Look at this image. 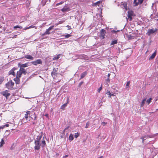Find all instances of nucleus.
<instances>
[{
  "mask_svg": "<svg viewBox=\"0 0 158 158\" xmlns=\"http://www.w3.org/2000/svg\"><path fill=\"white\" fill-rule=\"evenodd\" d=\"M27 73L26 69L23 68H20L19 70L17 73L16 77H18V78H20L23 74L25 75Z\"/></svg>",
  "mask_w": 158,
  "mask_h": 158,
  "instance_id": "f257e3e1",
  "label": "nucleus"
},
{
  "mask_svg": "<svg viewBox=\"0 0 158 158\" xmlns=\"http://www.w3.org/2000/svg\"><path fill=\"white\" fill-rule=\"evenodd\" d=\"M14 85V83L12 80H10L6 84V87L8 89L11 90L15 89L13 88Z\"/></svg>",
  "mask_w": 158,
  "mask_h": 158,
  "instance_id": "f03ea898",
  "label": "nucleus"
},
{
  "mask_svg": "<svg viewBox=\"0 0 158 158\" xmlns=\"http://www.w3.org/2000/svg\"><path fill=\"white\" fill-rule=\"evenodd\" d=\"M37 139L38 140L35 141V146L34 147V148L35 150H39L40 149V148L41 144L40 139Z\"/></svg>",
  "mask_w": 158,
  "mask_h": 158,
  "instance_id": "7ed1b4c3",
  "label": "nucleus"
},
{
  "mask_svg": "<svg viewBox=\"0 0 158 158\" xmlns=\"http://www.w3.org/2000/svg\"><path fill=\"white\" fill-rule=\"evenodd\" d=\"M133 16V12L132 11L128 12L127 18H126L127 20L128 19L130 21L132 20V16Z\"/></svg>",
  "mask_w": 158,
  "mask_h": 158,
  "instance_id": "20e7f679",
  "label": "nucleus"
},
{
  "mask_svg": "<svg viewBox=\"0 0 158 158\" xmlns=\"http://www.w3.org/2000/svg\"><path fill=\"white\" fill-rule=\"evenodd\" d=\"M157 30V29L156 28L155 29L153 28L152 29H149L148 30L146 34L148 36H150L151 34L156 32Z\"/></svg>",
  "mask_w": 158,
  "mask_h": 158,
  "instance_id": "39448f33",
  "label": "nucleus"
},
{
  "mask_svg": "<svg viewBox=\"0 0 158 158\" xmlns=\"http://www.w3.org/2000/svg\"><path fill=\"white\" fill-rule=\"evenodd\" d=\"M106 33V31L104 29H102L100 31L99 35V37L101 39H103L105 38V36Z\"/></svg>",
  "mask_w": 158,
  "mask_h": 158,
  "instance_id": "423d86ee",
  "label": "nucleus"
},
{
  "mask_svg": "<svg viewBox=\"0 0 158 158\" xmlns=\"http://www.w3.org/2000/svg\"><path fill=\"white\" fill-rule=\"evenodd\" d=\"M1 94L4 96L6 99H7L8 97L10 95V94L9 93V91L8 90H6L2 91L1 93Z\"/></svg>",
  "mask_w": 158,
  "mask_h": 158,
  "instance_id": "0eeeda50",
  "label": "nucleus"
},
{
  "mask_svg": "<svg viewBox=\"0 0 158 158\" xmlns=\"http://www.w3.org/2000/svg\"><path fill=\"white\" fill-rule=\"evenodd\" d=\"M31 63L34 65H37L38 64H42V61L41 59H38L36 60L31 61Z\"/></svg>",
  "mask_w": 158,
  "mask_h": 158,
  "instance_id": "6e6552de",
  "label": "nucleus"
},
{
  "mask_svg": "<svg viewBox=\"0 0 158 158\" xmlns=\"http://www.w3.org/2000/svg\"><path fill=\"white\" fill-rule=\"evenodd\" d=\"M144 0H134L133 3L135 5V6H136L138 5L139 4H142Z\"/></svg>",
  "mask_w": 158,
  "mask_h": 158,
  "instance_id": "1a4fd4ad",
  "label": "nucleus"
},
{
  "mask_svg": "<svg viewBox=\"0 0 158 158\" xmlns=\"http://www.w3.org/2000/svg\"><path fill=\"white\" fill-rule=\"evenodd\" d=\"M17 69V68L14 67L10 70L9 73V75H12L14 77L15 76V73L14 71Z\"/></svg>",
  "mask_w": 158,
  "mask_h": 158,
  "instance_id": "9d476101",
  "label": "nucleus"
},
{
  "mask_svg": "<svg viewBox=\"0 0 158 158\" xmlns=\"http://www.w3.org/2000/svg\"><path fill=\"white\" fill-rule=\"evenodd\" d=\"M61 10L63 12H65L69 11L70 10V9L69 7L67 5L64 6V7Z\"/></svg>",
  "mask_w": 158,
  "mask_h": 158,
  "instance_id": "9b49d317",
  "label": "nucleus"
},
{
  "mask_svg": "<svg viewBox=\"0 0 158 158\" xmlns=\"http://www.w3.org/2000/svg\"><path fill=\"white\" fill-rule=\"evenodd\" d=\"M28 63H26L23 64H21L20 63H19L18 65L19 67H20V68H23L29 66Z\"/></svg>",
  "mask_w": 158,
  "mask_h": 158,
  "instance_id": "f8f14e48",
  "label": "nucleus"
},
{
  "mask_svg": "<svg viewBox=\"0 0 158 158\" xmlns=\"http://www.w3.org/2000/svg\"><path fill=\"white\" fill-rule=\"evenodd\" d=\"M20 78H18V77H16V78L14 79V80L15 81L16 84H19L20 82Z\"/></svg>",
  "mask_w": 158,
  "mask_h": 158,
  "instance_id": "ddd939ff",
  "label": "nucleus"
},
{
  "mask_svg": "<svg viewBox=\"0 0 158 158\" xmlns=\"http://www.w3.org/2000/svg\"><path fill=\"white\" fill-rule=\"evenodd\" d=\"M156 54V50L155 51V52L149 58V60H151L154 59L155 57Z\"/></svg>",
  "mask_w": 158,
  "mask_h": 158,
  "instance_id": "4468645a",
  "label": "nucleus"
},
{
  "mask_svg": "<svg viewBox=\"0 0 158 158\" xmlns=\"http://www.w3.org/2000/svg\"><path fill=\"white\" fill-rule=\"evenodd\" d=\"M121 5H122L124 8L126 10H127V3L126 2H122Z\"/></svg>",
  "mask_w": 158,
  "mask_h": 158,
  "instance_id": "2eb2a0df",
  "label": "nucleus"
},
{
  "mask_svg": "<svg viewBox=\"0 0 158 158\" xmlns=\"http://www.w3.org/2000/svg\"><path fill=\"white\" fill-rule=\"evenodd\" d=\"M24 57L25 58L30 59L31 60H33V57L31 55H26L24 56Z\"/></svg>",
  "mask_w": 158,
  "mask_h": 158,
  "instance_id": "dca6fc26",
  "label": "nucleus"
},
{
  "mask_svg": "<svg viewBox=\"0 0 158 158\" xmlns=\"http://www.w3.org/2000/svg\"><path fill=\"white\" fill-rule=\"evenodd\" d=\"M26 114L25 115V118L27 120H28V115H30L31 113L30 111H27L26 112Z\"/></svg>",
  "mask_w": 158,
  "mask_h": 158,
  "instance_id": "f3484780",
  "label": "nucleus"
},
{
  "mask_svg": "<svg viewBox=\"0 0 158 158\" xmlns=\"http://www.w3.org/2000/svg\"><path fill=\"white\" fill-rule=\"evenodd\" d=\"M87 74V72L86 71H85L81 75L80 79H82L85 77L86 75Z\"/></svg>",
  "mask_w": 158,
  "mask_h": 158,
  "instance_id": "a211bd4d",
  "label": "nucleus"
},
{
  "mask_svg": "<svg viewBox=\"0 0 158 158\" xmlns=\"http://www.w3.org/2000/svg\"><path fill=\"white\" fill-rule=\"evenodd\" d=\"M50 31L48 30V29H47L46 31L44 33V34L42 35V36H44L46 35H49L51 33L50 32Z\"/></svg>",
  "mask_w": 158,
  "mask_h": 158,
  "instance_id": "6ab92c4d",
  "label": "nucleus"
},
{
  "mask_svg": "<svg viewBox=\"0 0 158 158\" xmlns=\"http://www.w3.org/2000/svg\"><path fill=\"white\" fill-rule=\"evenodd\" d=\"M53 71H54V69H53ZM57 74V73H56V71H52L51 73L52 76V77H53L54 78L55 77V76H56V75Z\"/></svg>",
  "mask_w": 158,
  "mask_h": 158,
  "instance_id": "aec40b11",
  "label": "nucleus"
},
{
  "mask_svg": "<svg viewBox=\"0 0 158 158\" xmlns=\"http://www.w3.org/2000/svg\"><path fill=\"white\" fill-rule=\"evenodd\" d=\"M106 94L107 95H109V96H108L109 98H111V97L112 96H114V94H111L110 91H107V92L106 93Z\"/></svg>",
  "mask_w": 158,
  "mask_h": 158,
  "instance_id": "412c9836",
  "label": "nucleus"
},
{
  "mask_svg": "<svg viewBox=\"0 0 158 158\" xmlns=\"http://www.w3.org/2000/svg\"><path fill=\"white\" fill-rule=\"evenodd\" d=\"M30 117L32 119H34V120H36V115L35 113L31 115Z\"/></svg>",
  "mask_w": 158,
  "mask_h": 158,
  "instance_id": "4be33fe9",
  "label": "nucleus"
},
{
  "mask_svg": "<svg viewBox=\"0 0 158 158\" xmlns=\"http://www.w3.org/2000/svg\"><path fill=\"white\" fill-rule=\"evenodd\" d=\"M130 84V81H128L127 82L126 85V89L128 90L129 89Z\"/></svg>",
  "mask_w": 158,
  "mask_h": 158,
  "instance_id": "5701e85b",
  "label": "nucleus"
},
{
  "mask_svg": "<svg viewBox=\"0 0 158 158\" xmlns=\"http://www.w3.org/2000/svg\"><path fill=\"white\" fill-rule=\"evenodd\" d=\"M146 98H144L142 101L140 105V107H143L144 105V104L146 102Z\"/></svg>",
  "mask_w": 158,
  "mask_h": 158,
  "instance_id": "b1692460",
  "label": "nucleus"
},
{
  "mask_svg": "<svg viewBox=\"0 0 158 158\" xmlns=\"http://www.w3.org/2000/svg\"><path fill=\"white\" fill-rule=\"evenodd\" d=\"M102 2L101 1H98L95 3H94L93 4L92 6H96L99 4H100V3H101Z\"/></svg>",
  "mask_w": 158,
  "mask_h": 158,
  "instance_id": "393cba45",
  "label": "nucleus"
},
{
  "mask_svg": "<svg viewBox=\"0 0 158 158\" xmlns=\"http://www.w3.org/2000/svg\"><path fill=\"white\" fill-rule=\"evenodd\" d=\"M117 40H114L113 41H112L110 43V45H114L115 44H116L117 43Z\"/></svg>",
  "mask_w": 158,
  "mask_h": 158,
  "instance_id": "a878e982",
  "label": "nucleus"
},
{
  "mask_svg": "<svg viewBox=\"0 0 158 158\" xmlns=\"http://www.w3.org/2000/svg\"><path fill=\"white\" fill-rule=\"evenodd\" d=\"M60 55H61V54H59L57 56H54L53 58V60H57L60 58Z\"/></svg>",
  "mask_w": 158,
  "mask_h": 158,
  "instance_id": "bb28decb",
  "label": "nucleus"
},
{
  "mask_svg": "<svg viewBox=\"0 0 158 158\" xmlns=\"http://www.w3.org/2000/svg\"><path fill=\"white\" fill-rule=\"evenodd\" d=\"M5 143L4 140V139H2L1 141L0 142V147H1Z\"/></svg>",
  "mask_w": 158,
  "mask_h": 158,
  "instance_id": "cd10ccee",
  "label": "nucleus"
},
{
  "mask_svg": "<svg viewBox=\"0 0 158 158\" xmlns=\"http://www.w3.org/2000/svg\"><path fill=\"white\" fill-rule=\"evenodd\" d=\"M152 98H150L149 99H148L147 100L146 102L148 105L151 102V101L152 100Z\"/></svg>",
  "mask_w": 158,
  "mask_h": 158,
  "instance_id": "c85d7f7f",
  "label": "nucleus"
},
{
  "mask_svg": "<svg viewBox=\"0 0 158 158\" xmlns=\"http://www.w3.org/2000/svg\"><path fill=\"white\" fill-rule=\"evenodd\" d=\"M42 147H44L45 145H46V144L45 143V141L44 140H43L42 142Z\"/></svg>",
  "mask_w": 158,
  "mask_h": 158,
  "instance_id": "c756f323",
  "label": "nucleus"
},
{
  "mask_svg": "<svg viewBox=\"0 0 158 158\" xmlns=\"http://www.w3.org/2000/svg\"><path fill=\"white\" fill-rule=\"evenodd\" d=\"M17 28H19L21 29L22 28V27L21 26L17 25L14 27V29H15Z\"/></svg>",
  "mask_w": 158,
  "mask_h": 158,
  "instance_id": "7c9ffc66",
  "label": "nucleus"
},
{
  "mask_svg": "<svg viewBox=\"0 0 158 158\" xmlns=\"http://www.w3.org/2000/svg\"><path fill=\"white\" fill-rule=\"evenodd\" d=\"M67 103L64 104L61 106V109H64L65 107L67 106Z\"/></svg>",
  "mask_w": 158,
  "mask_h": 158,
  "instance_id": "2f4dec72",
  "label": "nucleus"
},
{
  "mask_svg": "<svg viewBox=\"0 0 158 158\" xmlns=\"http://www.w3.org/2000/svg\"><path fill=\"white\" fill-rule=\"evenodd\" d=\"M35 27V26H34L33 25H31L28 27H26V28H25V30L28 29H30L31 28H33V27Z\"/></svg>",
  "mask_w": 158,
  "mask_h": 158,
  "instance_id": "473e14b6",
  "label": "nucleus"
},
{
  "mask_svg": "<svg viewBox=\"0 0 158 158\" xmlns=\"http://www.w3.org/2000/svg\"><path fill=\"white\" fill-rule=\"evenodd\" d=\"M4 80V78L2 77L0 78V84H1Z\"/></svg>",
  "mask_w": 158,
  "mask_h": 158,
  "instance_id": "72a5a7b5",
  "label": "nucleus"
},
{
  "mask_svg": "<svg viewBox=\"0 0 158 158\" xmlns=\"http://www.w3.org/2000/svg\"><path fill=\"white\" fill-rule=\"evenodd\" d=\"M89 122H87V123H86V126H85V128H88L89 126Z\"/></svg>",
  "mask_w": 158,
  "mask_h": 158,
  "instance_id": "f704fd0d",
  "label": "nucleus"
},
{
  "mask_svg": "<svg viewBox=\"0 0 158 158\" xmlns=\"http://www.w3.org/2000/svg\"><path fill=\"white\" fill-rule=\"evenodd\" d=\"M65 38H68L69 37L71 36V35L69 34H67L66 35H65Z\"/></svg>",
  "mask_w": 158,
  "mask_h": 158,
  "instance_id": "c9c22d12",
  "label": "nucleus"
},
{
  "mask_svg": "<svg viewBox=\"0 0 158 158\" xmlns=\"http://www.w3.org/2000/svg\"><path fill=\"white\" fill-rule=\"evenodd\" d=\"M102 89V85H101V86L98 89V93H100L101 90Z\"/></svg>",
  "mask_w": 158,
  "mask_h": 158,
  "instance_id": "e433bc0d",
  "label": "nucleus"
},
{
  "mask_svg": "<svg viewBox=\"0 0 158 158\" xmlns=\"http://www.w3.org/2000/svg\"><path fill=\"white\" fill-rule=\"evenodd\" d=\"M54 27V25H52L48 29V30H49L50 31Z\"/></svg>",
  "mask_w": 158,
  "mask_h": 158,
  "instance_id": "4c0bfd02",
  "label": "nucleus"
},
{
  "mask_svg": "<svg viewBox=\"0 0 158 158\" xmlns=\"http://www.w3.org/2000/svg\"><path fill=\"white\" fill-rule=\"evenodd\" d=\"M79 135V134L78 133H76L74 135V137L75 138H77L78 136Z\"/></svg>",
  "mask_w": 158,
  "mask_h": 158,
  "instance_id": "58836bf2",
  "label": "nucleus"
},
{
  "mask_svg": "<svg viewBox=\"0 0 158 158\" xmlns=\"http://www.w3.org/2000/svg\"><path fill=\"white\" fill-rule=\"evenodd\" d=\"M64 3V2H60V3H57L56 4V6H57L59 5H61V4H62L63 3Z\"/></svg>",
  "mask_w": 158,
  "mask_h": 158,
  "instance_id": "ea45409f",
  "label": "nucleus"
},
{
  "mask_svg": "<svg viewBox=\"0 0 158 158\" xmlns=\"http://www.w3.org/2000/svg\"><path fill=\"white\" fill-rule=\"evenodd\" d=\"M69 138H73V135L71 134L69 136Z\"/></svg>",
  "mask_w": 158,
  "mask_h": 158,
  "instance_id": "a19ab883",
  "label": "nucleus"
},
{
  "mask_svg": "<svg viewBox=\"0 0 158 158\" xmlns=\"http://www.w3.org/2000/svg\"><path fill=\"white\" fill-rule=\"evenodd\" d=\"M106 124H107L106 123L104 122H103L102 123V124L103 126H105L106 125Z\"/></svg>",
  "mask_w": 158,
  "mask_h": 158,
  "instance_id": "79ce46f5",
  "label": "nucleus"
},
{
  "mask_svg": "<svg viewBox=\"0 0 158 158\" xmlns=\"http://www.w3.org/2000/svg\"><path fill=\"white\" fill-rule=\"evenodd\" d=\"M14 144H12V145H11V147L10 148V150H12L13 149V146H14Z\"/></svg>",
  "mask_w": 158,
  "mask_h": 158,
  "instance_id": "37998d69",
  "label": "nucleus"
},
{
  "mask_svg": "<svg viewBox=\"0 0 158 158\" xmlns=\"http://www.w3.org/2000/svg\"><path fill=\"white\" fill-rule=\"evenodd\" d=\"M4 127H8L9 126V124H6V125H4Z\"/></svg>",
  "mask_w": 158,
  "mask_h": 158,
  "instance_id": "c03bdc74",
  "label": "nucleus"
},
{
  "mask_svg": "<svg viewBox=\"0 0 158 158\" xmlns=\"http://www.w3.org/2000/svg\"><path fill=\"white\" fill-rule=\"evenodd\" d=\"M106 81L109 82H110V79H109V78H108L106 80Z\"/></svg>",
  "mask_w": 158,
  "mask_h": 158,
  "instance_id": "a18cd8bd",
  "label": "nucleus"
},
{
  "mask_svg": "<svg viewBox=\"0 0 158 158\" xmlns=\"http://www.w3.org/2000/svg\"><path fill=\"white\" fill-rule=\"evenodd\" d=\"M83 83V81L81 82L79 84V85L80 86Z\"/></svg>",
  "mask_w": 158,
  "mask_h": 158,
  "instance_id": "49530a36",
  "label": "nucleus"
},
{
  "mask_svg": "<svg viewBox=\"0 0 158 158\" xmlns=\"http://www.w3.org/2000/svg\"><path fill=\"white\" fill-rule=\"evenodd\" d=\"M4 128V126H0V130L1 129H3V128Z\"/></svg>",
  "mask_w": 158,
  "mask_h": 158,
  "instance_id": "de8ad7c7",
  "label": "nucleus"
},
{
  "mask_svg": "<svg viewBox=\"0 0 158 158\" xmlns=\"http://www.w3.org/2000/svg\"><path fill=\"white\" fill-rule=\"evenodd\" d=\"M63 23V21H60L58 23H59V24H62Z\"/></svg>",
  "mask_w": 158,
  "mask_h": 158,
  "instance_id": "09e8293b",
  "label": "nucleus"
},
{
  "mask_svg": "<svg viewBox=\"0 0 158 158\" xmlns=\"http://www.w3.org/2000/svg\"><path fill=\"white\" fill-rule=\"evenodd\" d=\"M69 128V127H66V128L64 129V131H65V130H66L68 129Z\"/></svg>",
  "mask_w": 158,
  "mask_h": 158,
  "instance_id": "8fccbe9b",
  "label": "nucleus"
},
{
  "mask_svg": "<svg viewBox=\"0 0 158 158\" xmlns=\"http://www.w3.org/2000/svg\"><path fill=\"white\" fill-rule=\"evenodd\" d=\"M59 24V23H56L55 24V25H54V27H56V26H57Z\"/></svg>",
  "mask_w": 158,
  "mask_h": 158,
  "instance_id": "3c124183",
  "label": "nucleus"
},
{
  "mask_svg": "<svg viewBox=\"0 0 158 158\" xmlns=\"http://www.w3.org/2000/svg\"><path fill=\"white\" fill-rule=\"evenodd\" d=\"M45 116L47 117H48V114H46L45 115Z\"/></svg>",
  "mask_w": 158,
  "mask_h": 158,
  "instance_id": "603ef678",
  "label": "nucleus"
},
{
  "mask_svg": "<svg viewBox=\"0 0 158 158\" xmlns=\"http://www.w3.org/2000/svg\"><path fill=\"white\" fill-rule=\"evenodd\" d=\"M98 158H104L102 156H101L100 157H98Z\"/></svg>",
  "mask_w": 158,
  "mask_h": 158,
  "instance_id": "864d4df0",
  "label": "nucleus"
},
{
  "mask_svg": "<svg viewBox=\"0 0 158 158\" xmlns=\"http://www.w3.org/2000/svg\"><path fill=\"white\" fill-rule=\"evenodd\" d=\"M17 36V35H15L14 36V37H12L13 38H16Z\"/></svg>",
  "mask_w": 158,
  "mask_h": 158,
  "instance_id": "5fc2aeb1",
  "label": "nucleus"
},
{
  "mask_svg": "<svg viewBox=\"0 0 158 158\" xmlns=\"http://www.w3.org/2000/svg\"><path fill=\"white\" fill-rule=\"evenodd\" d=\"M113 32H118V31H119L117 30V31H115L113 30Z\"/></svg>",
  "mask_w": 158,
  "mask_h": 158,
  "instance_id": "6e6d98bb",
  "label": "nucleus"
},
{
  "mask_svg": "<svg viewBox=\"0 0 158 158\" xmlns=\"http://www.w3.org/2000/svg\"><path fill=\"white\" fill-rule=\"evenodd\" d=\"M143 139V140H142V143H143V142H144V141L145 139Z\"/></svg>",
  "mask_w": 158,
  "mask_h": 158,
  "instance_id": "4d7b16f0",
  "label": "nucleus"
},
{
  "mask_svg": "<svg viewBox=\"0 0 158 158\" xmlns=\"http://www.w3.org/2000/svg\"><path fill=\"white\" fill-rule=\"evenodd\" d=\"M73 139H69V140L70 141H71Z\"/></svg>",
  "mask_w": 158,
  "mask_h": 158,
  "instance_id": "13d9d810",
  "label": "nucleus"
},
{
  "mask_svg": "<svg viewBox=\"0 0 158 158\" xmlns=\"http://www.w3.org/2000/svg\"><path fill=\"white\" fill-rule=\"evenodd\" d=\"M42 138V136H40L39 137V138H40V139H41V138Z\"/></svg>",
  "mask_w": 158,
  "mask_h": 158,
  "instance_id": "bf43d9fd",
  "label": "nucleus"
},
{
  "mask_svg": "<svg viewBox=\"0 0 158 158\" xmlns=\"http://www.w3.org/2000/svg\"><path fill=\"white\" fill-rule=\"evenodd\" d=\"M64 156L67 158V157H68L69 156V155H65V156Z\"/></svg>",
  "mask_w": 158,
  "mask_h": 158,
  "instance_id": "052dcab7",
  "label": "nucleus"
},
{
  "mask_svg": "<svg viewBox=\"0 0 158 158\" xmlns=\"http://www.w3.org/2000/svg\"><path fill=\"white\" fill-rule=\"evenodd\" d=\"M110 73H109L108 74V78H109V77L110 76Z\"/></svg>",
  "mask_w": 158,
  "mask_h": 158,
  "instance_id": "680f3d73",
  "label": "nucleus"
},
{
  "mask_svg": "<svg viewBox=\"0 0 158 158\" xmlns=\"http://www.w3.org/2000/svg\"><path fill=\"white\" fill-rule=\"evenodd\" d=\"M36 122H33V124H36Z\"/></svg>",
  "mask_w": 158,
  "mask_h": 158,
  "instance_id": "e2e57ef3",
  "label": "nucleus"
},
{
  "mask_svg": "<svg viewBox=\"0 0 158 158\" xmlns=\"http://www.w3.org/2000/svg\"><path fill=\"white\" fill-rule=\"evenodd\" d=\"M63 158H66V157L64 156Z\"/></svg>",
  "mask_w": 158,
  "mask_h": 158,
  "instance_id": "0e129e2a",
  "label": "nucleus"
},
{
  "mask_svg": "<svg viewBox=\"0 0 158 158\" xmlns=\"http://www.w3.org/2000/svg\"><path fill=\"white\" fill-rule=\"evenodd\" d=\"M155 20H157V21H158V19H155Z\"/></svg>",
  "mask_w": 158,
  "mask_h": 158,
  "instance_id": "69168bd1",
  "label": "nucleus"
},
{
  "mask_svg": "<svg viewBox=\"0 0 158 158\" xmlns=\"http://www.w3.org/2000/svg\"><path fill=\"white\" fill-rule=\"evenodd\" d=\"M35 29H36V28H37V27H35Z\"/></svg>",
  "mask_w": 158,
  "mask_h": 158,
  "instance_id": "338daca9",
  "label": "nucleus"
},
{
  "mask_svg": "<svg viewBox=\"0 0 158 158\" xmlns=\"http://www.w3.org/2000/svg\"><path fill=\"white\" fill-rule=\"evenodd\" d=\"M56 155H59V154H58L57 153Z\"/></svg>",
  "mask_w": 158,
  "mask_h": 158,
  "instance_id": "774afa93",
  "label": "nucleus"
}]
</instances>
